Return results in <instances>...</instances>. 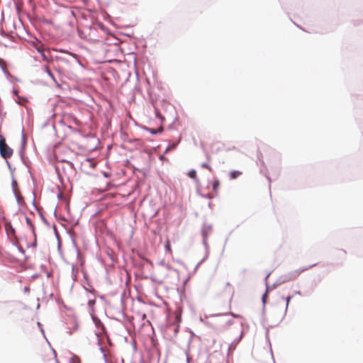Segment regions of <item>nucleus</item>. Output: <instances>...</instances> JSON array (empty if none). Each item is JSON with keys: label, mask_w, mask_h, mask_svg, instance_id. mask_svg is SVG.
I'll return each mask as SVG.
<instances>
[{"label": "nucleus", "mask_w": 363, "mask_h": 363, "mask_svg": "<svg viewBox=\"0 0 363 363\" xmlns=\"http://www.w3.org/2000/svg\"><path fill=\"white\" fill-rule=\"evenodd\" d=\"M177 145V143H173L169 145L164 151V153H167L169 151L174 150Z\"/></svg>", "instance_id": "nucleus-8"}, {"label": "nucleus", "mask_w": 363, "mask_h": 363, "mask_svg": "<svg viewBox=\"0 0 363 363\" xmlns=\"http://www.w3.org/2000/svg\"><path fill=\"white\" fill-rule=\"evenodd\" d=\"M267 294H268V291L267 290L265 291L264 294L262 296V301H263L264 303H266V300H267Z\"/></svg>", "instance_id": "nucleus-14"}, {"label": "nucleus", "mask_w": 363, "mask_h": 363, "mask_svg": "<svg viewBox=\"0 0 363 363\" xmlns=\"http://www.w3.org/2000/svg\"><path fill=\"white\" fill-rule=\"evenodd\" d=\"M26 223L29 225L30 229L33 230V232H34V226H33V225L32 223L31 220L30 218H26Z\"/></svg>", "instance_id": "nucleus-10"}, {"label": "nucleus", "mask_w": 363, "mask_h": 363, "mask_svg": "<svg viewBox=\"0 0 363 363\" xmlns=\"http://www.w3.org/2000/svg\"><path fill=\"white\" fill-rule=\"evenodd\" d=\"M242 172L238 170L233 171L230 173L229 177L230 179H236L238 178L240 175H242Z\"/></svg>", "instance_id": "nucleus-6"}, {"label": "nucleus", "mask_w": 363, "mask_h": 363, "mask_svg": "<svg viewBox=\"0 0 363 363\" xmlns=\"http://www.w3.org/2000/svg\"><path fill=\"white\" fill-rule=\"evenodd\" d=\"M220 181L218 179H216L212 184V189L214 192V196L218 195V189L220 187Z\"/></svg>", "instance_id": "nucleus-4"}, {"label": "nucleus", "mask_w": 363, "mask_h": 363, "mask_svg": "<svg viewBox=\"0 0 363 363\" xmlns=\"http://www.w3.org/2000/svg\"><path fill=\"white\" fill-rule=\"evenodd\" d=\"M201 167H202L203 168H206V169H208L210 172H211V171H212V168H211V166H209V165H208V164H206V163H203V164H201Z\"/></svg>", "instance_id": "nucleus-12"}, {"label": "nucleus", "mask_w": 363, "mask_h": 363, "mask_svg": "<svg viewBox=\"0 0 363 363\" xmlns=\"http://www.w3.org/2000/svg\"><path fill=\"white\" fill-rule=\"evenodd\" d=\"M0 153L5 159L11 157L13 154L12 149L7 145L4 138L0 139Z\"/></svg>", "instance_id": "nucleus-1"}, {"label": "nucleus", "mask_w": 363, "mask_h": 363, "mask_svg": "<svg viewBox=\"0 0 363 363\" xmlns=\"http://www.w3.org/2000/svg\"><path fill=\"white\" fill-rule=\"evenodd\" d=\"M49 354L51 355V356L53 355L54 357L55 356V352H49Z\"/></svg>", "instance_id": "nucleus-18"}, {"label": "nucleus", "mask_w": 363, "mask_h": 363, "mask_svg": "<svg viewBox=\"0 0 363 363\" xmlns=\"http://www.w3.org/2000/svg\"><path fill=\"white\" fill-rule=\"evenodd\" d=\"M156 115L157 117L162 118L161 115L158 112L156 113Z\"/></svg>", "instance_id": "nucleus-19"}, {"label": "nucleus", "mask_w": 363, "mask_h": 363, "mask_svg": "<svg viewBox=\"0 0 363 363\" xmlns=\"http://www.w3.org/2000/svg\"><path fill=\"white\" fill-rule=\"evenodd\" d=\"M213 197V196H211V195H210V194L208 196V199H212Z\"/></svg>", "instance_id": "nucleus-20"}, {"label": "nucleus", "mask_w": 363, "mask_h": 363, "mask_svg": "<svg viewBox=\"0 0 363 363\" xmlns=\"http://www.w3.org/2000/svg\"><path fill=\"white\" fill-rule=\"evenodd\" d=\"M291 299V296H287L286 298V309H285L286 311H287V308H288V306H289Z\"/></svg>", "instance_id": "nucleus-13"}, {"label": "nucleus", "mask_w": 363, "mask_h": 363, "mask_svg": "<svg viewBox=\"0 0 363 363\" xmlns=\"http://www.w3.org/2000/svg\"><path fill=\"white\" fill-rule=\"evenodd\" d=\"M306 269H303L302 270H296L295 271V277H298L302 272H303L304 270H306Z\"/></svg>", "instance_id": "nucleus-15"}, {"label": "nucleus", "mask_w": 363, "mask_h": 363, "mask_svg": "<svg viewBox=\"0 0 363 363\" xmlns=\"http://www.w3.org/2000/svg\"><path fill=\"white\" fill-rule=\"evenodd\" d=\"M220 292L225 294L229 298H232L234 294V288L230 283L227 282Z\"/></svg>", "instance_id": "nucleus-3"}, {"label": "nucleus", "mask_w": 363, "mask_h": 363, "mask_svg": "<svg viewBox=\"0 0 363 363\" xmlns=\"http://www.w3.org/2000/svg\"><path fill=\"white\" fill-rule=\"evenodd\" d=\"M162 130V128H160V130H158V132H161ZM150 132H151L152 133H153V134H155V133H157V130H153V129H152V130H151V131H150Z\"/></svg>", "instance_id": "nucleus-16"}, {"label": "nucleus", "mask_w": 363, "mask_h": 363, "mask_svg": "<svg viewBox=\"0 0 363 363\" xmlns=\"http://www.w3.org/2000/svg\"><path fill=\"white\" fill-rule=\"evenodd\" d=\"M33 45L37 51L41 55L43 60L45 61H48V57L45 53L44 45L39 41L34 43Z\"/></svg>", "instance_id": "nucleus-2"}, {"label": "nucleus", "mask_w": 363, "mask_h": 363, "mask_svg": "<svg viewBox=\"0 0 363 363\" xmlns=\"http://www.w3.org/2000/svg\"><path fill=\"white\" fill-rule=\"evenodd\" d=\"M81 361L77 357H73L71 358L69 363H80Z\"/></svg>", "instance_id": "nucleus-11"}, {"label": "nucleus", "mask_w": 363, "mask_h": 363, "mask_svg": "<svg viewBox=\"0 0 363 363\" xmlns=\"http://www.w3.org/2000/svg\"><path fill=\"white\" fill-rule=\"evenodd\" d=\"M146 318V315L145 314H143V318L145 319Z\"/></svg>", "instance_id": "nucleus-21"}, {"label": "nucleus", "mask_w": 363, "mask_h": 363, "mask_svg": "<svg viewBox=\"0 0 363 363\" xmlns=\"http://www.w3.org/2000/svg\"><path fill=\"white\" fill-rule=\"evenodd\" d=\"M165 249L169 253L172 252V248H171V246H170V242L169 240H167L166 244H165Z\"/></svg>", "instance_id": "nucleus-9"}, {"label": "nucleus", "mask_w": 363, "mask_h": 363, "mask_svg": "<svg viewBox=\"0 0 363 363\" xmlns=\"http://www.w3.org/2000/svg\"><path fill=\"white\" fill-rule=\"evenodd\" d=\"M6 230L8 236L15 237V233H16L15 229L11 225H7L6 226Z\"/></svg>", "instance_id": "nucleus-5"}, {"label": "nucleus", "mask_w": 363, "mask_h": 363, "mask_svg": "<svg viewBox=\"0 0 363 363\" xmlns=\"http://www.w3.org/2000/svg\"><path fill=\"white\" fill-rule=\"evenodd\" d=\"M74 123H75L76 124H77V125H79V121L77 119L74 118Z\"/></svg>", "instance_id": "nucleus-17"}, {"label": "nucleus", "mask_w": 363, "mask_h": 363, "mask_svg": "<svg viewBox=\"0 0 363 363\" xmlns=\"http://www.w3.org/2000/svg\"><path fill=\"white\" fill-rule=\"evenodd\" d=\"M188 175L190 178L193 179H195V180H197L198 178H197V174H196V171L194 170V169H192L191 171L189 172L188 173Z\"/></svg>", "instance_id": "nucleus-7"}]
</instances>
